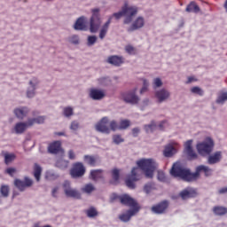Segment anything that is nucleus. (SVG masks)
<instances>
[{
  "instance_id": "obj_1",
  "label": "nucleus",
  "mask_w": 227,
  "mask_h": 227,
  "mask_svg": "<svg viewBox=\"0 0 227 227\" xmlns=\"http://www.w3.org/2000/svg\"><path fill=\"white\" fill-rule=\"evenodd\" d=\"M200 173H204L205 176H210L212 175V168L207 167L205 165H200L196 168V171L194 173L191 172V170L180 162L174 163L170 175L175 176V178H181V180H184V182H192L196 180L200 176Z\"/></svg>"
},
{
  "instance_id": "obj_2",
  "label": "nucleus",
  "mask_w": 227,
  "mask_h": 227,
  "mask_svg": "<svg viewBox=\"0 0 227 227\" xmlns=\"http://www.w3.org/2000/svg\"><path fill=\"white\" fill-rule=\"evenodd\" d=\"M119 200L122 205H126V207L133 208L119 216L122 223H129V221H130V217H132V215H136V214L139 212V206H137V202L134 199L127 194L120 196Z\"/></svg>"
},
{
  "instance_id": "obj_3",
  "label": "nucleus",
  "mask_w": 227,
  "mask_h": 227,
  "mask_svg": "<svg viewBox=\"0 0 227 227\" xmlns=\"http://www.w3.org/2000/svg\"><path fill=\"white\" fill-rule=\"evenodd\" d=\"M138 9L137 6L134 5H129V2H125L124 5L121 8V11L119 12H115L113 14V16L115 19L119 20L121 19V17H125L124 19V24H130L132 20H134V16L137 15Z\"/></svg>"
},
{
  "instance_id": "obj_4",
  "label": "nucleus",
  "mask_w": 227,
  "mask_h": 227,
  "mask_svg": "<svg viewBox=\"0 0 227 227\" xmlns=\"http://www.w3.org/2000/svg\"><path fill=\"white\" fill-rule=\"evenodd\" d=\"M138 168L145 172L146 178H153V171L157 168V163L153 159H142L137 161Z\"/></svg>"
},
{
  "instance_id": "obj_5",
  "label": "nucleus",
  "mask_w": 227,
  "mask_h": 227,
  "mask_svg": "<svg viewBox=\"0 0 227 227\" xmlns=\"http://www.w3.org/2000/svg\"><path fill=\"white\" fill-rule=\"evenodd\" d=\"M196 148L200 155L207 157V155H210L214 150V140L210 137H207L204 141L197 144Z\"/></svg>"
},
{
  "instance_id": "obj_6",
  "label": "nucleus",
  "mask_w": 227,
  "mask_h": 227,
  "mask_svg": "<svg viewBox=\"0 0 227 227\" xmlns=\"http://www.w3.org/2000/svg\"><path fill=\"white\" fill-rule=\"evenodd\" d=\"M92 16L90 20V33H97L102 26V19L100 18V9L94 8L91 10Z\"/></svg>"
},
{
  "instance_id": "obj_7",
  "label": "nucleus",
  "mask_w": 227,
  "mask_h": 227,
  "mask_svg": "<svg viewBox=\"0 0 227 227\" xmlns=\"http://www.w3.org/2000/svg\"><path fill=\"white\" fill-rule=\"evenodd\" d=\"M141 176H139V168H133L131 170V175H129L126 179V185L129 189H134L136 187V184H134V182H137Z\"/></svg>"
},
{
  "instance_id": "obj_8",
  "label": "nucleus",
  "mask_w": 227,
  "mask_h": 227,
  "mask_svg": "<svg viewBox=\"0 0 227 227\" xmlns=\"http://www.w3.org/2000/svg\"><path fill=\"white\" fill-rule=\"evenodd\" d=\"M70 173L73 178H79L82 176L84 173H86V168H84V165H82V163L77 162L74 164Z\"/></svg>"
},
{
  "instance_id": "obj_9",
  "label": "nucleus",
  "mask_w": 227,
  "mask_h": 227,
  "mask_svg": "<svg viewBox=\"0 0 227 227\" xmlns=\"http://www.w3.org/2000/svg\"><path fill=\"white\" fill-rule=\"evenodd\" d=\"M109 119L107 117H103L99 122H98L95 126L96 130L98 132H102L103 134H109L111 132V129H109Z\"/></svg>"
},
{
  "instance_id": "obj_10",
  "label": "nucleus",
  "mask_w": 227,
  "mask_h": 227,
  "mask_svg": "<svg viewBox=\"0 0 227 227\" xmlns=\"http://www.w3.org/2000/svg\"><path fill=\"white\" fill-rule=\"evenodd\" d=\"M63 187L65 194L66 196H67V198H75L76 200H79V198H81V193L77 190L70 187V182L66 181L63 184Z\"/></svg>"
},
{
  "instance_id": "obj_11",
  "label": "nucleus",
  "mask_w": 227,
  "mask_h": 227,
  "mask_svg": "<svg viewBox=\"0 0 227 227\" xmlns=\"http://www.w3.org/2000/svg\"><path fill=\"white\" fill-rule=\"evenodd\" d=\"M154 97L159 104H162V102H166L171 97V92L166 89H160L155 91Z\"/></svg>"
},
{
  "instance_id": "obj_12",
  "label": "nucleus",
  "mask_w": 227,
  "mask_h": 227,
  "mask_svg": "<svg viewBox=\"0 0 227 227\" xmlns=\"http://www.w3.org/2000/svg\"><path fill=\"white\" fill-rule=\"evenodd\" d=\"M184 153H186L190 160H194V159H198V154L192 149V140H188L184 143Z\"/></svg>"
},
{
  "instance_id": "obj_13",
  "label": "nucleus",
  "mask_w": 227,
  "mask_h": 227,
  "mask_svg": "<svg viewBox=\"0 0 227 227\" xmlns=\"http://www.w3.org/2000/svg\"><path fill=\"white\" fill-rule=\"evenodd\" d=\"M14 184L16 185L17 189H19V191H25L26 187H31L33 185V180L28 177H25L24 181L16 179L14 181Z\"/></svg>"
},
{
  "instance_id": "obj_14",
  "label": "nucleus",
  "mask_w": 227,
  "mask_h": 227,
  "mask_svg": "<svg viewBox=\"0 0 227 227\" xmlns=\"http://www.w3.org/2000/svg\"><path fill=\"white\" fill-rule=\"evenodd\" d=\"M38 84H40L38 78H32V80H30L29 87L27 91V97H28V98H33V97H35V91L36 90V88H38Z\"/></svg>"
},
{
  "instance_id": "obj_15",
  "label": "nucleus",
  "mask_w": 227,
  "mask_h": 227,
  "mask_svg": "<svg viewBox=\"0 0 227 227\" xmlns=\"http://www.w3.org/2000/svg\"><path fill=\"white\" fill-rule=\"evenodd\" d=\"M122 98L127 104H137L139 102V98L136 95V90L131 92L123 93Z\"/></svg>"
},
{
  "instance_id": "obj_16",
  "label": "nucleus",
  "mask_w": 227,
  "mask_h": 227,
  "mask_svg": "<svg viewBox=\"0 0 227 227\" xmlns=\"http://www.w3.org/2000/svg\"><path fill=\"white\" fill-rule=\"evenodd\" d=\"M48 151L50 153H54V154L60 153V155L62 156L65 154V151L62 150L61 142L59 141H56L51 144L48 147Z\"/></svg>"
},
{
  "instance_id": "obj_17",
  "label": "nucleus",
  "mask_w": 227,
  "mask_h": 227,
  "mask_svg": "<svg viewBox=\"0 0 227 227\" xmlns=\"http://www.w3.org/2000/svg\"><path fill=\"white\" fill-rule=\"evenodd\" d=\"M33 126V122L31 121H27V122H18L14 126V131L16 134H24L27 129V127Z\"/></svg>"
},
{
  "instance_id": "obj_18",
  "label": "nucleus",
  "mask_w": 227,
  "mask_h": 227,
  "mask_svg": "<svg viewBox=\"0 0 227 227\" xmlns=\"http://www.w3.org/2000/svg\"><path fill=\"white\" fill-rule=\"evenodd\" d=\"M145 27V18L139 16L132 22L128 31H137V29H141V27Z\"/></svg>"
},
{
  "instance_id": "obj_19",
  "label": "nucleus",
  "mask_w": 227,
  "mask_h": 227,
  "mask_svg": "<svg viewBox=\"0 0 227 227\" xmlns=\"http://www.w3.org/2000/svg\"><path fill=\"white\" fill-rule=\"evenodd\" d=\"M74 29H75V31H86V29H88V27L86 26V18L84 16L77 19L74 25Z\"/></svg>"
},
{
  "instance_id": "obj_20",
  "label": "nucleus",
  "mask_w": 227,
  "mask_h": 227,
  "mask_svg": "<svg viewBox=\"0 0 227 227\" xmlns=\"http://www.w3.org/2000/svg\"><path fill=\"white\" fill-rule=\"evenodd\" d=\"M90 97L92 100H102L106 97V92L98 89H90Z\"/></svg>"
},
{
  "instance_id": "obj_21",
  "label": "nucleus",
  "mask_w": 227,
  "mask_h": 227,
  "mask_svg": "<svg viewBox=\"0 0 227 227\" xmlns=\"http://www.w3.org/2000/svg\"><path fill=\"white\" fill-rule=\"evenodd\" d=\"M177 148H178V144L168 145L165 147L163 155L165 157H173V155L176 153Z\"/></svg>"
},
{
  "instance_id": "obj_22",
  "label": "nucleus",
  "mask_w": 227,
  "mask_h": 227,
  "mask_svg": "<svg viewBox=\"0 0 227 227\" xmlns=\"http://www.w3.org/2000/svg\"><path fill=\"white\" fill-rule=\"evenodd\" d=\"M111 20H113V17H109L108 20L99 29L100 40H104V38H106L107 31H109V26H111Z\"/></svg>"
},
{
  "instance_id": "obj_23",
  "label": "nucleus",
  "mask_w": 227,
  "mask_h": 227,
  "mask_svg": "<svg viewBox=\"0 0 227 227\" xmlns=\"http://www.w3.org/2000/svg\"><path fill=\"white\" fill-rule=\"evenodd\" d=\"M223 159V153L221 152H215L214 154L209 155L207 158V164H217V162H221Z\"/></svg>"
},
{
  "instance_id": "obj_24",
  "label": "nucleus",
  "mask_w": 227,
  "mask_h": 227,
  "mask_svg": "<svg viewBox=\"0 0 227 227\" xmlns=\"http://www.w3.org/2000/svg\"><path fill=\"white\" fill-rule=\"evenodd\" d=\"M166 208H168V201H163L154 207H152V211L154 214H164L166 211Z\"/></svg>"
},
{
  "instance_id": "obj_25",
  "label": "nucleus",
  "mask_w": 227,
  "mask_h": 227,
  "mask_svg": "<svg viewBox=\"0 0 227 227\" xmlns=\"http://www.w3.org/2000/svg\"><path fill=\"white\" fill-rule=\"evenodd\" d=\"M27 113H29V109L27 107H20L14 110V114L20 120H24L27 116Z\"/></svg>"
},
{
  "instance_id": "obj_26",
  "label": "nucleus",
  "mask_w": 227,
  "mask_h": 227,
  "mask_svg": "<svg viewBox=\"0 0 227 227\" xmlns=\"http://www.w3.org/2000/svg\"><path fill=\"white\" fill-rule=\"evenodd\" d=\"M182 200H187V198H194L196 196V190L192 188L185 189L180 192Z\"/></svg>"
},
{
  "instance_id": "obj_27",
  "label": "nucleus",
  "mask_w": 227,
  "mask_h": 227,
  "mask_svg": "<svg viewBox=\"0 0 227 227\" xmlns=\"http://www.w3.org/2000/svg\"><path fill=\"white\" fill-rule=\"evenodd\" d=\"M107 63L114 65V67H120L123 63V58L118 56H110L107 59Z\"/></svg>"
},
{
  "instance_id": "obj_28",
  "label": "nucleus",
  "mask_w": 227,
  "mask_h": 227,
  "mask_svg": "<svg viewBox=\"0 0 227 227\" xmlns=\"http://www.w3.org/2000/svg\"><path fill=\"white\" fill-rule=\"evenodd\" d=\"M3 155L6 165L12 164V162L17 159V156L14 153H10L8 152H3Z\"/></svg>"
},
{
  "instance_id": "obj_29",
  "label": "nucleus",
  "mask_w": 227,
  "mask_h": 227,
  "mask_svg": "<svg viewBox=\"0 0 227 227\" xmlns=\"http://www.w3.org/2000/svg\"><path fill=\"white\" fill-rule=\"evenodd\" d=\"M188 13H200V6L195 2L190 3L186 7Z\"/></svg>"
},
{
  "instance_id": "obj_30",
  "label": "nucleus",
  "mask_w": 227,
  "mask_h": 227,
  "mask_svg": "<svg viewBox=\"0 0 227 227\" xmlns=\"http://www.w3.org/2000/svg\"><path fill=\"white\" fill-rule=\"evenodd\" d=\"M104 177V173L102 170H92L90 171V178L91 180H94L97 182L98 180H100V178Z\"/></svg>"
},
{
  "instance_id": "obj_31",
  "label": "nucleus",
  "mask_w": 227,
  "mask_h": 227,
  "mask_svg": "<svg viewBox=\"0 0 227 227\" xmlns=\"http://www.w3.org/2000/svg\"><path fill=\"white\" fill-rule=\"evenodd\" d=\"M42 176V167L35 163L34 165V176L37 182H40V176Z\"/></svg>"
},
{
  "instance_id": "obj_32",
  "label": "nucleus",
  "mask_w": 227,
  "mask_h": 227,
  "mask_svg": "<svg viewBox=\"0 0 227 227\" xmlns=\"http://www.w3.org/2000/svg\"><path fill=\"white\" fill-rule=\"evenodd\" d=\"M227 100V92L226 91H221L218 94V98L216 99V104H223Z\"/></svg>"
},
{
  "instance_id": "obj_33",
  "label": "nucleus",
  "mask_w": 227,
  "mask_h": 227,
  "mask_svg": "<svg viewBox=\"0 0 227 227\" xmlns=\"http://www.w3.org/2000/svg\"><path fill=\"white\" fill-rule=\"evenodd\" d=\"M57 168L60 169H67L68 168V160H64L63 159H59L56 162Z\"/></svg>"
},
{
  "instance_id": "obj_34",
  "label": "nucleus",
  "mask_w": 227,
  "mask_h": 227,
  "mask_svg": "<svg viewBox=\"0 0 227 227\" xmlns=\"http://www.w3.org/2000/svg\"><path fill=\"white\" fill-rule=\"evenodd\" d=\"M84 160L87 162V164H90V166H95L97 164V157L85 155Z\"/></svg>"
},
{
  "instance_id": "obj_35",
  "label": "nucleus",
  "mask_w": 227,
  "mask_h": 227,
  "mask_svg": "<svg viewBox=\"0 0 227 227\" xmlns=\"http://www.w3.org/2000/svg\"><path fill=\"white\" fill-rule=\"evenodd\" d=\"M112 178H113V184H118V180H120V170L117 168H114L112 170Z\"/></svg>"
},
{
  "instance_id": "obj_36",
  "label": "nucleus",
  "mask_w": 227,
  "mask_h": 227,
  "mask_svg": "<svg viewBox=\"0 0 227 227\" xmlns=\"http://www.w3.org/2000/svg\"><path fill=\"white\" fill-rule=\"evenodd\" d=\"M227 209L226 207H214V213L216 215H224V214H226Z\"/></svg>"
},
{
  "instance_id": "obj_37",
  "label": "nucleus",
  "mask_w": 227,
  "mask_h": 227,
  "mask_svg": "<svg viewBox=\"0 0 227 227\" xmlns=\"http://www.w3.org/2000/svg\"><path fill=\"white\" fill-rule=\"evenodd\" d=\"M0 192L4 198H8V194L10 193V188L8 185H2L0 189Z\"/></svg>"
},
{
  "instance_id": "obj_38",
  "label": "nucleus",
  "mask_w": 227,
  "mask_h": 227,
  "mask_svg": "<svg viewBox=\"0 0 227 227\" xmlns=\"http://www.w3.org/2000/svg\"><path fill=\"white\" fill-rule=\"evenodd\" d=\"M157 129V125H155V122H151L149 125L145 126V130L147 133L153 132Z\"/></svg>"
},
{
  "instance_id": "obj_39",
  "label": "nucleus",
  "mask_w": 227,
  "mask_h": 227,
  "mask_svg": "<svg viewBox=\"0 0 227 227\" xmlns=\"http://www.w3.org/2000/svg\"><path fill=\"white\" fill-rule=\"evenodd\" d=\"M111 81L109 80V78H99L98 80V84L99 86H107L108 84H110Z\"/></svg>"
},
{
  "instance_id": "obj_40",
  "label": "nucleus",
  "mask_w": 227,
  "mask_h": 227,
  "mask_svg": "<svg viewBox=\"0 0 227 227\" xmlns=\"http://www.w3.org/2000/svg\"><path fill=\"white\" fill-rule=\"evenodd\" d=\"M28 121L30 123H32V125H35V123H43V121H45V117L40 116L35 119H29Z\"/></svg>"
},
{
  "instance_id": "obj_41",
  "label": "nucleus",
  "mask_w": 227,
  "mask_h": 227,
  "mask_svg": "<svg viewBox=\"0 0 227 227\" xmlns=\"http://www.w3.org/2000/svg\"><path fill=\"white\" fill-rule=\"evenodd\" d=\"M82 191L83 192H87V194H90V192H93V191H95V187L93 186V184H89L85 185V187L82 188Z\"/></svg>"
},
{
  "instance_id": "obj_42",
  "label": "nucleus",
  "mask_w": 227,
  "mask_h": 227,
  "mask_svg": "<svg viewBox=\"0 0 227 227\" xmlns=\"http://www.w3.org/2000/svg\"><path fill=\"white\" fill-rule=\"evenodd\" d=\"M98 212L97 209H95V207H90L87 210V215L88 217H95L96 215H98Z\"/></svg>"
},
{
  "instance_id": "obj_43",
  "label": "nucleus",
  "mask_w": 227,
  "mask_h": 227,
  "mask_svg": "<svg viewBox=\"0 0 227 227\" xmlns=\"http://www.w3.org/2000/svg\"><path fill=\"white\" fill-rule=\"evenodd\" d=\"M192 93H194L195 95H200V97H203V90L200 87H193L191 89Z\"/></svg>"
},
{
  "instance_id": "obj_44",
  "label": "nucleus",
  "mask_w": 227,
  "mask_h": 227,
  "mask_svg": "<svg viewBox=\"0 0 227 227\" xmlns=\"http://www.w3.org/2000/svg\"><path fill=\"white\" fill-rule=\"evenodd\" d=\"M114 143L115 145H120V143H123V138L120 135H114L113 137Z\"/></svg>"
},
{
  "instance_id": "obj_45",
  "label": "nucleus",
  "mask_w": 227,
  "mask_h": 227,
  "mask_svg": "<svg viewBox=\"0 0 227 227\" xmlns=\"http://www.w3.org/2000/svg\"><path fill=\"white\" fill-rule=\"evenodd\" d=\"M129 125H130V121L127 120H123V121H121L119 129H127V127H129Z\"/></svg>"
},
{
  "instance_id": "obj_46",
  "label": "nucleus",
  "mask_w": 227,
  "mask_h": 227,
  "mask_svg": "<svg viewBox=\"0 0 227 227\" xmlns=\"http://www.w3.org/2000/svg\"><path fill=\"white\" fill-rule=\"evenodd\" d=\"M97 43L96 35H89L88 36V45H94Z\"/></svg>"
},
{
  "instance_id": "obj_47",
  "label": "nucleus",
  "mask_w": 227,
  "mask_h": 227,
  "mask_svg": "<svg viewBox=\"0 0 227 227\" xmlns=\"http://www.w3.org/2000/svg\"><path fill=\"white\" fill-rule=\"evenodd\" d=\"M72 114H74V109H72V107L64 108L65 116L68 117V116H72Z\"/></svg>"
},
{
  "instance_id": "obj_48",
  "label": "nucleus",
  "mask_w": 227,
  "mask_h": 227,
  "mask_svg": "<svg viewBox=\"0 0 227 227\" xmlns=\"http://www.w3.org/2000/svg\"><path fill=\"white\" fill-rule=\"evenodd\" d=\"M143 84H144L143 88L140 90L141 95H143V93H145V91H148V86H149L148 81L144 80Z\"/></svg>"
},
{
  "instance_id": "obj_49",
  "label": "nucleus",
  "mask_w": 227,
  "mask_h": 227,
  "mask_svg": "<svg viewBox=\"0 0 227 227\" xmlns=\"http://www.w3.org/2000/svg\"><path fill=\"white\" fill-rule=\"evenodd\" d=\"M70 43H74V45H77L79 43V35H72L69 38Z\"/></svg>"
},
{
  "instance_id": "obj_50",
  "label": "nucleus",
  "mask_w": 227,
  "mask_h": 227,
  "mask_svg": "<svg viewBox=\"0 0 227 227\" xmlns=\"http://www.w3.org/2000/svg\"><path fill=\"white\" fill-rule=\"evenodd\" d=\"M5 173H7V175H10V176H13V175H15L17 173V168H8L5 170Z\"/></svg>"
},
{
  "instance_id": "obj_51",
  "label": "nucleus",
  "mask_w": 227,
  "mask_h": 227,
  "mask_svg": "<svg viewBox=\"0 0 227 227\" xmlns=\"http://www.w3.org/2000/svg\"><path fill=\"white\" fill-rule=\"evenodd\" d=\"M125 51L128 54H136V49L131 45L126 46Z\"/></svg>"
},
{
  "instance_id": "obj_52",
  "label": "nucleus",
  "mask_w": 227,
  "mask_h": 227,
  "mask_svg": "<svg viewBox=\"0 0 227 227\" xmlns=\"http://www.w3.org/2000/svg\"><path fill=\"white\" fill-rule=\"evenodd\" d=\"M158 180L160 182H166V175L162 171H158Z\"/></svg>"
},
{
  "instance_id": "obj_53",
  "label": "nucleus",
  "mask_w": 227,
  "mask_h": 227,
  "mask_svg": "<svg viewBox=\"0 0 227 227\" xmlns=\"http://www.w3.org/2000/svg\"><path fill=\"white\" fill-rule=\"evenodd\" d=\"M153 84L155 88H160V86H162V80H160V78H155L153 80Z\"/></svg>"
},
{
  "instance_id": "obj_54",
  "label": "nucleus",
  "mask_w": 227,
  "mask_h": 227,
  "mask_svg": "<svg viewBox=\"0 0 227 227\" xmlns=\"http://www.w3.org/2000/svg\"><path fill=\"white\" fill-rule=\"evenodd\" d=\"M110 129L111 130H116L117 129H120V126H118V123H116V121H112L110 122Z\"/></svg>"
},
{
  "instance_id": "obj_55",
  "label": "nucleus",
  "mask_w": 227,
  "mask_h": 227,
  "mask_svg": "<svg viewBox=\"0 0 227 227\" xmlns=\"http://www.w3.org/2000/svg\"><path fill=\"white\" fill-rule=\"evenodd\" d=\"M71 130H77L79 129V122L73 121L70 126Z\"/></svg>"
},
{
  "instance_id": "obj_56",
  "label": "nucleus",
  "mask_w": 227,
  "mask_h": 227,
  "mask_svg": "<svg viewBox=\"0 0 227 227\" xmlns=\"http://www.w3.org/2000/svg\"><path fill=\"white\" fill-rule=\"evenodd\" d=\"M166 125H168V122L166 121H163L159 124L158 129L160 130H164V127H166Z\"/></svg>"
},
{
  "instance_id": "obj_57",
  "label": "nucleus",
  "mask_w": 227,
  "mask_h": 227,
  "mask_svg": "<svg viewBox=\"0 0 227 227\" xmlns=\"http://www.w3.org/2000/svg\"><path fill=\"white\" fill-rule=\"evenodd\" d=\"M68 159L71 160H74L75 159V153H74L72 150L68 152Z\"/></svg>"
},
{
  "instance_id": "obj_58",
  "label": "nucleus",
  "mask_w": 227,
  "mask_h": 227,
  "mask_svg": "<svg viewBox=\"0 0 227 227\" xmlns=\"http://www.w3.org/2000/svg\"><path fill=\"white\" fill-rule=\"evenodd\" d=\"M144 191H145V192H146L148 194V192H150V191H152V184H145L144 187Z\"/></svg>"
},
{
  "instance_id": "obj_59",
  "label": "nucleus",
  "mask_w": 227,
  "mask_h": 227,
  "mask_svg": "<svg viewBox=\"0 0 227 227\" xmlns=\"http://www.w3.org/2000/svg\"><path fill=\"white\" fill-rule=\"evenodd\" d=\"M139 132H140L139 128H134L132 129V134H133L134 137H136L137 136V134H139Z\"/></svg>"
},
{
  "instance_id": "obj_60",
  "label": "nucleus",
  "mask_w": 227,
  "mask_h": 227,
  "mask_svg": "<svg viewBox=\"0 0 227 227\" xmlns=\"http://www.w3.org/2000/svg\"><path fill=\"white\" fill-rule=\"evenodd\" d=\"M226 192H227V187L221 188V189L219 190V193H220V194H224V193H226Z\"/></svg>"
},
{
  "instance_id": "obj_61",
  "label": "nucleus",
  "mask_w": 227,
  "mask_h": 227,
  "mask_svg": "<svg viewBox=\"0 0 227 227\" xmlns=\"http://www.w3.org/2000/svg\"><path fill=\"white\" fill-rule=\"evenodd\" d=\"M56 192H58V188H54V189L52 190V196H53L54 198H56Z\"/></svg>"
},
{
  "instance_id": "obj_62",
  "label": "nucleus",
  "mask_w": 227,
  "mask_h": 227,
  "mask_svg": "<svg viewBox=\"0 0 227 227\" xmlns=\"http://www.w3.org/2000/svg\"><path fill=\"white\" fill-rule=\"evenodd\" d=\"M192 81H194L193 77H189L188 81L186 82V84H189V82H192Z\"/></svg>"
},
{
  "instance_id": "obj_63",
  "label": "nucleus",
  "mask_w": 227,
  "mask_h": 227,
  "mask_svg": "<svg viewBox=\"0 0 227 227\" xmlns=\"http://www.w3.org/2000/svg\"><path fill=\"white\" fill-rule=\"evenodd\" d=\"M57 136H65V134L63 132H59L57 133Z\"/></svg>"
},
{
  "instance_id": "obj_64",
  "label": "nucleus",
  "mask_w": 227,
  "mask_h": 227,
  "mask_svg": "<svg viewBox=\"0 0 227 227\" xmlns=\"http://www.w3.org/2000/svg\"><path fill=\"white\" fill-rule=\"evenodd\" d=\"M46 178H51V176H49V173L46 174Z\"/></svg>"
}]
</instances>
